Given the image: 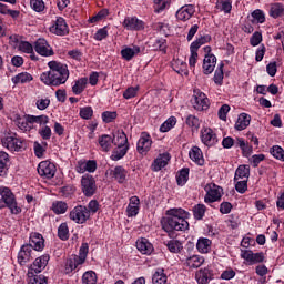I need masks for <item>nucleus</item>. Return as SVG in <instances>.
I'll return each mask as SVG.
<instances>
[{
  "instance_id": "46",
  "label": "nucleus",
  "mask_w": 284,
  "mask_h": 284,
  "mask_svg": "<svg viewBox=\"0 0 284 284\" xmlns=\"http://www.w3.org/2000/svg\"><path fill=\"white\" fill-rule=\"evenodd\" d=\"M224 67H225V64H223V62H221L219 64V68L215 70L213 81H214V83H216V85H223V78H224L223 68Z\"/></svg>"
},
{
  "instance_id": "14",
  "label": "nucleus",
  "mask_w": 284,
  "mask_h": 284,
  "mask_svg": "<svg viewBox=\"0 0 284 284\" xmlns=\"http://www.w3.org/2000/svg\"><path fill=\"white\" fill-rule=\"evenodd\" d=\"M201 140L204 145L207 148H212L219 143V139L216 138V133L210 128H205L201 130Z\"/></svg>"
},
{
  "instance_id": "28",
  "label": "nucleus",
  "mask_w": 284,
  "mask_h": 284,
  "mask_svg": "<svg viewBox=\"0 0 284 284\" xmlns=\"http://www.w3.org/2000/svg\"><path fill=\"white\" fill-rule=\"evenodd\" d=\"M189 156L191 161H194L197 165H203L205 163V160L203 159V152L199 146H193L190 152Z\"/></svg>"
},
{
  "instance_id": "13",
  "label": "nucleus",
  "mask_w": 284,
  "mask_h": 284,
  "mask_svg": "<svg viewBox=\"0 0 284 284\" xmlns=\"http://www.w3.org/2000/svg\"><path fill=\"white\" fill-rule=\"evenodd\" d=\"M152 148V138L146 132H142L138 141V152L139 154L145 155L150 152Z\"/></svg>"
},
{
  "instance_id": "36",
  "label": "nucleus",
  "mask_w": 284,
  "mask_h": 284,
  "mask_svg": "<svg viewBox=\"0 0 284 284\" xmlns=\"http://www.w3.org/2000/svg\"><path fill=\"white\" fill-rule=\"evenodd\" d=\"M32 79H34L32 77V74L28 73V72H22L19 73L17 75H14L11 81L14 85H19V83H30V81H32Z\"/></svg>"
},
{
  "instance_id": "12",
  "label": "nucleus",
  "mask_w": 284,
  "mask_h": 284,
  "mask_svg": "<svg viewBox=\"0 0 284 284\" xmlns=\"http://www.w3.org/2000/svg\"><path fill=\"white\" fill-rule=\"evenodd\" d=\"M194 12H196V9L194 8V4H186L181 7L176 13L175 17L178 19V21H190V19H192V17H194Z\"/></svg>"
},
{
  "instance_id": "21",
  "label": "nucleus",
  "mask_w": 284,
  "mask_h": 284,
  "mask_svg": "<svg viewBox=\"0 0 284 284\" xmlns=\"http://www.w3.org/2000/svg\"><path fill=\"white\" fill-rule=\"evenodd\" d=\"M98 143L102 152H110L112 150V144L114 143V138L109 134H102L98 138Z\"/></svg>"
},
{
  "instance_id": "59",
  "label": "nucleus",
  "mask_w": 284,
  "mask_h": 284,
  "mask_svg": "<svg viewBox=\"0 0 284 284\" xmlns=\"http://www.w3.org/2000/svg\"><path fill=\"white\" fill-rule=\"evenodd\" d=\"M17 125H18L19 130H23L24 132H30V130H32V126H30L28 119L26 116L18 118Z\"/></svg>"
},
{
  "instance_id": "37",
  "label": "nucleus",
  "mask_w": 284,
  "mask_h": 284,
  "mask_svg": "<svg viewBox=\"0 0 284 284\" xmlns=\"http://www.w3.org/2000/svg\"><path fill=\"white\" fill-rule=\"evenodd\" d=\"M164 245L168 247L169 252L172 254H179L181 250H183V244L179 240H170L164 243Z\"/></svg>"
},
{
  "instance_id": "39",
  "label": "nucleus",
  "mask_w": 284,
  "mask_h": 284,
  "mask_svg": "<svg viewBox=\"0 0 284 284\" xmlns=\"http://www.w3.org/2000/svg\"><path fill=\"white\" fill-rule=\"evenodd\" d=\"M87 85H88V78H80L74 82V85L72 87L73 94H82Z\"/></svg>"
},
{
  "instance_id": "29",
  "label": "nucleus",
  "mask_w": 284,
  "mask_h": 284,
  "mask_svg": "<svg viewBox=\"0 0 284 284\" xmlns=\"http://www.w3.org/2000/svg\"><path fill=\"white\" fill-rule=\"evenodd\" d=\"M240 179H242L243 181H248V179H250V165L242 164L236 169L235 175H234V181H239Z\"/></svg>"
},
{
  "instance_id": "8",
  "label": "nucleus",
  "mask_w": 284,
  "mask_h": 284,
  "mask_svg": "<svg viewBox=\"0 0 284 284\" xmlns=\"http://www.w3.org/2000/svg\"><path fill=\"white\" fill-rule=\"evenodd\" d=\"M81 187L85 196H94L97 192V181L94 176L84 174L81 179Z\"/></svg>"
},
{
  "instance_id": "16",
  "label": "nucleus",
  "mask_w": 284,
  "mask_h": 284,
  "mask_svg": "<svg viewBox=\"0 0 284 284\" xmlns=\"http://www.w3.org/2000/svg\"><path fill=\"white\" fill-rule=\"evenodd\" d=\"M50 32H52V34H57L58 37H65V34L69 32L65 19L58 18L55 22L50 27Z\"/></svg>"
},
{
  "instance_id": "44",
  "label": "nucleus",
  "mask_w": 284,
  "mask_h": 284,
  "mask_svg": "<svg viewBox=\"0 0 284 284\" xmlns=\"http://www.w3.org/2000/svg\"><path fill=\"white\" fill-rule=\"evenodd\" d=\"M128 175V171L123 166H115L113 170V176L116 179L118 183H123L125 181V176Z\"/></svg>"
},
{
  "instance_id": "45",
  "label": "nucleus",
  "mask_w": 284,
  "mask_h": 284,
  "mask_svg": "<svg viewBox=\"0 0 284 284\" xmlns=\"http://www.w3.org/2000/svg\"><path fill=\"white\" fill-rule=\"evenodd\" d=\"M52 211L54 214H65V212H68V204L63 201L53 202Z\"/></svg>"
},
{
  "instance_id": "38",
  "label": "nucleus",
  "mask_w": 284,
  "mask_h": 284,
  "mask_svg": "<svg viewBox=\"0 0 284 284\" xmlns=\"http://www.w3.org/2000/svg\"><path fill=\"white\" fill-rule=\"evenodd\" d=\"M128 150H130V146H116L111 154V160L121 161L128 154Z\"/></svg>"
},
{
  "instance_id": "58",
  "label": "nucleus",
  "mask_w": 284,
  "mask_h": 284,
  "mask_svg": "<svg viewBox=\"0 0 284 284\" xmlns=\"http://www.w3.org/2000/svg\"><path fill=\"white\" fill-rule=\"evenodd\" d=\"M94 114V111L92 110V106H84L80 109V116L81 119H84L85 121H90Z\"/></svg>"
},
{
  "instance_id": "51",
  "label": "nucleus",
  "mask_w": 284,
  "mask_h": 284,
  "mask_svg": "<svg viewBox=\"0 0 284 284\" xmlns=\"http://www.w3.org/2000/svg\"><path fill=\"white\" fill-rule=\"evenodd\" d=\"M90 251V246L88 243H82L79 255H77V258L80 261V263H85V258H88V252Z\"/></svg>"
},
{
  "instance_id": "34",
  "label": "nucleus",
  "mask_w": 284,
  "mask_h": 284,
  "mask_svg": "<svg viewBox=\"0 0 284 284\" xmlns=\"http://www.w3.org/2000/svg\"><path fill=\"white\" fill-rule=\"evenodd\" d=\"M270 17L273 19H278L280 17H284V6L283 3H272L270 9Z\"/></svg>"
},
{
  "instance_id": "27",
  "label": "nucleus",
  "mask_w": 284,
  "mask_h": 284,
  "mask_svg": "<svg viewBox=\"0 0 284 284\" xmlns=\"http://www.w3.org/2000/svg\"><path fill=\"white\" fill-rule=\"evenodd\" d=\"M139 52H141V48L139 45H134L133 48L126 47L121 50V57L124 61H132Z\"/></svg>"
},
{
  "instance_id": "43",
  "label": "nucleus",
  "mask_w": 284,
  "mask_h": 284,
  "mask_svg": "<svg viewBox=\"0 0 284 284\" xmlns=\"http://www.w3.org/2000/svg\"><path fill=\"white\" fill-rule=\"evenodd\" d=\"M58 237L60 241H68L70 239V229L68 227V223H62L58 227Z\"/></svg>"
},
{
  "instance_id": "47",
  "label": "nucleus",
  "mask_w": 284,
  "mask_h": 284,
  "mask_svg": "<svg viewBox=\"0 0 284 284\" xmlns=\"http://www.w3.org/2000/svg\"><path fill=\"white\" fill-rule=\"evenodd\" d=\"M82 284H97V273L94 271H87L82 275Z\"/></svg>"
},
{
  "instance_id": "18",
  "label": "nucleus",
  "mask_w": 284,
  "mask_h": 284,
  "mask_svg": "<svg viewBox=\"0 0 284 284\" xmlns=\"http://www.w3.org/2000/svg\"><path fill=\"white\" fill-rule=\"evenodd\" d=\"M31 246V250H36V252L43 251V247H45V240H43V235L39 233H32L30 235L29 244Z\"/></svg>"
},
{
  "instance_id": "40",
  "label": "nucleus",
  "mask_w": 284,
  "mask_h": 284,
  "mask_svg": "<svg viewBox=\"0 0 284 284\" xmlns=\"http://www.w3.org/2000/svg\"><path fill=\"white\" fill-rule=\"evenodd\" d=\"M212 41V36L205 34L197 38L195 41L191 43V47L193 50H199L201 45H205V43H210Z\"/></svg>"
},
{
  "instance_id": "62",
  "label": "nucleus",
  "mask_w": 284,
  "mask_h": 284,
  "mask_svg": "<svg viewBox=\"0 0 284 284\" xmlns=\"http://www.w3.org/2000/svg\"><path fill=\"white\" fill-rule=\"evenodd\" d=\"M235 190L239 194H245L247 192V180H241L235 183Z\"/></svg>"
},
{
  "instance_id": "1",
  "label": "nucleus",
  "mask_w": 284,
  "mask_h": 284,
  "mask_svg": "<svg viewBox=\"0 0 284 284\" xmlns=\"http://www.w3.org/2000/svg\"><path fill=\"white\" fill-rule=\"evenodd\" d=\"M187 213L183 209H170L166 211V216L161 220L162 230L172 234V232H186L190 230V222H187Z\"/></svg>"
},
{
  "instance_id": "60",
  "label": "nucleus",
  "mask_w": 284,
  "mask_h": 284,
  "mask_svg": "<svg viewBox=\"0 0 284 284\" xmlns=\"http://www.w3.org/2000/svg\"><path fill=\"white\" fill-rule=\"evenodd\" d=\"M263 41V34L258 31H255L252 37L250 38V44L253 48H256V45H261V42Z\"/></svg>"
},
{
  "instance_id": "17",
  "label": "nucleus",
  "mask_w": 284,
  "mask_h": 284,
  "mask_svg": "<svg viewBox=\"0 0 284 284\" xmlns=\"http://www.w3.org/2000/svg\"><path fill=\"white\" fill-rule=\"evenodd\" d=\"M31 260H32V246L28 244L22 245L18 253L19 265H26V263H30Z\"/></svg>"
},
{
  "instance_id": "3",
  "label": "nucleus",
  "mask_w": 284,
  "mask_h": 284,
  "mask_svg": "<svg viewBox=\"0 0 284 284\" xmlns=\"http://www.w3.org/2000/svg\"><path fill=\"white\" fill-rule=\"evenodd\" d=\"M0 210L9 207L11 214H21V207L17 204V196H14L10 187L0 186Z\"/></svg>"
},
{
  "instance_id": "52",
  "label": "nucleus",
  "mask_w": 284,
  "mask_h": 284,
  "mask_svg": "<svg viewBox=\"0 0 284 284\" xmlns=\"http://www.w3.org/2000/svg\"><path fill=\"white\" fill-rule=\"evenodd\" d=\"M190 178V169H182L176 176L178 185H184Z\"/></svg>"
},
{
  "instance_id": "10",
  "label": "nucleus",
  "mask_w": 284,
  "mask_h": 284,
  "mask_svg": "<svg viewBox=\"0 0 284 284\" xmlns=\"http://www.w3.org/2000/svg\"><path fill=\"white\" fill-rule=\"evenodd\" d=\"M50 262V255L44 254L34 260V262L29 267V274H41L45 267H48V263Z\"/></svg>"
},
{
  "instance_id": "24",
  "label": "nucleus",
  "mask_w": 284,
  "mask_h": 284,
  "mask_svg": "<svg viewBox=\"0 0 284 284\" xmlns=\"http://www.w3.org/2000/svg\"><path fill=\"white\" fill-rule=\"evenodd\" d=\"M171 65L178 74H181V77H187L190 74V71L187 70V63L183 62V60L176 59L171 62Z\"/></svg>"
},
{
  "instance_id": "5",
  "label": "nucleus",
  "mask_w": 284,
  "mask_h": 284,
  "mask_svg": "<svg viewBox=\"0 0 284 284\" xmlns=\"http://www.w3.org/2000/svg\"><path fill=\"white\" fill-rule=\"evenodd\" d=\"M193 108L194 110H197V112H203L205 110H209L210 108V99H207V95L203 93L201 90L195 89L193 91Z\"/></svg>"
},
{
  "instance_id": "23",
  "label": "nucleus",
  "mask_w": 284,
  "mask_h": 284,
  "mask_svg": "<svg viewBox=\"0 0 284 284\" xmlns=\"http://www.w3.org/2000/svg\"><path fill=\"white\" fill-rule=\"evenodd\" d=\"M195 278L199 284H207L214 278V274L210 268H202L195 274Z\"/></svg>"
},
{
  "instance_id": "26",
  "label": "nucleus",
  "mask_w": 284,
  "mask_h": 284,
  "mask_svg": "<svg viewBox=\"0 0 284 284\" xmlns=\"http://www.w3.org/2000/svg\"><path fill=\"white\" fill-rule=\"evenodd\" d=\"M205 263V260L199 255H192L191 257H187L185 260L184 265L189 267V270H197V267H201Z\"/></svg>"
},
{
  "instance_id": "54",
  "label": "nucleus",
  "mask_w": 284,
  "mask_h": 284,
  "mask_svg": "<svg viewBox=\"0 0 284 284\" xmlns=\"http://www.w3.org/2000/svg\"><path fill=\"white\" fill-rule=\"evenodd\" d=\"M18 50H20V52H24L26 54H32V52H34V47H32V44L28 41H20Z\"/></svg>"
},
{
  "instance_id": "19",
  "label": "nucleus",
  "mask_w": 284,
  "mask_h": 284,
  "mask_svg": "<svg viewBox=\"0 0 284 284\" xmlns=\"http://www.w3.org/2000/svg\"><path fill=\"white\" fill-rule=\"evenodd\" d=\"M203 74H212L216 68V55L205 54L203 60Z\"/></svg>"
},
{
  "instance_id": "41",
  "label": "nucleus",
  "mask_w": 284,
  "mask_h": 284,
  "mask_svg": "<svg viewBox=\"0 0 284 284\" xmlns=\"http://www.w3.org/2000/svg\"><path fill=\"white\" fill-rule=\"evenodd\" d=\"M216 8L225 14H230L232 12V0H217Z\"/></svg>"
},
{
  "instance_id": "61",
  "label": "nucleus",
  "mask_w": 284,
  "mask_h": 284,
  "mask_svg": "<svg viewBox=\"0 0 284 284\" xmlns=\"http://www.w3.org/2000/svg\"><path fill=\"white\" fill-rule=\"evenodd\" d=\"M251 17H253L254 21L256 23H263L265 21V12L261 9H256L251 13Z\"/></svg>"
},
{
  "instance_id": "32",
  "label": "nucleus",
  "mask_w": 284,
  "mask_h": 284,
  "mask_svg": "<svg viewBox=\"0 0 284 284\" xmlns=\"http://www.w3.org/2000/svg\"><path fill=\"white\" fill-rule=\"evenodd\" d=\"M153 284H168V275H165V270L158 268L152 276Z\"/></svg>"
},
{
  "instance_id": "11",
  "label": "nucleus",
  "mask_w": 284,
  "mask_h": 284,
  "mask_svg": "<svg viewBox=\"0 0 284 284\" xmlns=\"http://www.w3.org/2000/svg\"><path fill=\"white\" fill-rule=\"evenodd\" d=\"M34 50L41 57H52V54H54L52 47H50V44L48 43V40L43 38H39L36 41Z\"/></svg>"
},
{
  "instance_id": "25",
  "label": "nucleus",
  "mask_w": 284,
  "mask_h": 284,
  "mask_svg": "<svg viewBox=\"0 0 284 284\" xmlns=\"http://www.w3.org/2000/svg\"><path fill=\"white\" fill-rule=\"evenodd\" d=\"M252 121V116L247 113H241L235 122V130L239 132L245 130Z\"/></svg>"
},
{
  "instance_id": "50",
  "label": "nucleus",
  "mask_w": 284,
  "mask_h": 284,
  "mask_svg": "<svg viewBox=\"0 0 284 284\" xmlns=\"http://www.w3.org/2000/svg\"><path fill=\"white\" fill-rule=\"evenodd\" d=\"M205 204H197L193 207V215L196 221H201L205 216Z\"/></svg>"
},
{
  "instance_id": "56",
  "label": "nucleus",
  "mask_w": 284,
  "mask_h": 284,
  "mask_svg": "<svg viewBox=\"0 0 284 284\" xmlns=\"http://www.w3.org/2000/svg\"><path fill=\"white\" fill-rule=\"evenodd\" d=\"M186 125H189V128H192V130H199V128H201V121H199V118H196L195 115H189L186 118Z\"/></svg>"
},
{
  "instance_id": "49",
  "label": "nucleus",
  "mask_w": 284,
  "mask_h": 284,
  "mask_svg": "<svg viewBox=\"0 0 284 284\" xmlns=\"http://www.w3.org/2000/svg\"><path fill=\"white\" fill-rule=\"evenodd\" d=\"M237 144L243 152V156H246V158L252 156V152H253L252 145L245 143V140H243V139H239Z\"/></svg>"
},
{
  "instance_id": "2",
  "label": "nucleus",
  "mask_w": 284,
  "mask_h": 284,
  "mask_svg": "<svg viewBox=\"0 0 284 284\" xmlns=\"http://www.w3.org/2000/svg\"><path fill=\"white\" fill-rule=\"evenodd\" d=\"M49 71L41 73L40 80L44 85L59 88L70 79L68 65L57 61L48 62Z\"/></svg>"
},
{
  "instance_id": "33",
  "label": "nucleus",
  "mask_w": 284,
  "mask_h": 284,
  "mask_svg": "<svg viewBox=\"0 0 284 284\" xmlns=\"http://www.w3.org/2000/svg\"><path fill=\"white\" fill-rule=\"evenodd\" d=\"M10 163V155L4 151H0V176H6L8 172V164Z\"/></svg>"
},
{
  "instance_id": "48",
  "label": "nucleus",
  "mask_w": 284,
  "mask_h": 284,
  "mask_svg": "<svg viewBox=\"0 0 284 284\" xmlns=\"http://www.w3.org/2000/svg\"><path fill=\"white\" fill-rule=\"evenodd\" d=\"M154 2V12L156 14L163 12L165 8H170V0H153Z\"/></svg>"
},
{
  "instance_id": "22",
  "label": "nucleus",
  "mask_w": 284,
  "mask_h": 284,
  "mask_svg": "<svg viewBox=\"0 0 284 284\" xmlns=\"http://www.w3.org/2000/svg\"><path fill=\"white\" fill-rule=\"evenodd\" d=\"M136 247L141 254H145L146 256H150V254L154 252V246L145 237H141L136 241Z\"/></svg>"
},
{
  "instance_id": "42",
  "label": "nucleus",
  "mask_w": 284,
  "mask_h": 284,
  "mask_svg": "<svg viewBox=\"0 0 284 284\" xmlns=\"http://www.w3.org/2000/svg\"><path fill=\"white\" fill-rule=\"evenodd\" d=\"M270 154L276 159V161L284 162V149L281 145H273L270 149Z\"/></svg>"
},
{
  "instance_id": "31",
  "label": "nucleus",
  "mask_w": 284,
  "mask_h": 284,
  "mask_svg": "<svg viewBox=\"0 0 284 284\" xmlns=\"http://www.w3.org/2000/svg\"><path fill=\"white\" fill-rule=\"evenodd\" d=\"M196 248L201 254H207L210 250L212 248V240L207 237H200L196 244Z\"/></svg>"
},
{
  "instance_id": "55",
  "label": "nucleus",
  "mask_w": 284,
  "mask_h": 284,
  "mask_svg": "<svg viewBox=\"0 0 284 284\" xmlns=\"http://www.w3.org/2000/svg\"><path fill=\"white\" fill-rule=\"evenodd\" d=\"M28 284H48V277H45L44 275L31 274Z\"/></svg>"
},
{
  "instance_id": "35",
  "label": "nucleus",
  "mask_w": 284,
  "mask_h": 284,
  "mask_svg": "<svg viewBox=\"0 0 284 284\" xmlns=\"http://www.w3.org/2000/svg\"><path fill=\"white\" fill-rule=\"evenodd\" d=\"M113 145L116 146H130L128 144V135L123 131H118L115 135H113Z\"/></svg>"
},
{
  "instance_id": "30",
  "label": "nucleus",
  "mask_w": 284,
  "mask_h": 284,
  "mask_svg": "<svg viewBox=\"0 0 284 284\" xmlns=\"http://www.w3.org/2000/svg\"><path fill=\"white\" fill-rule=\"evenodd\" d=\"M79 265H83V264L81 261L77 258V255H73L65 262V265H64L65 274H72V272H74V270H77Z\"/></svg>"
},
{
  "instance_id": "9",
  "label": "nucleus",
  "mask_w": 284,
  "mask_h": 284,
  "mask_svg": "<svg viewBox=\"0 0 284 284\" xmlns=\"http://www.w3.org/2000/svg\"><path fill=\"white\" fill-rule=\"evenodd\" d=\"M206 195L204 197L205 203H216V201H221V192L223 189H221V186L211 183L207 184L204 187Z\"/></svg>"
},
{
  "instance_id": "20",
  "label": "nucleus",
  "mask_w": 284,
  "mask_h": 284,
  "mask_svg": "<svg viewBox=\"0 0 284 284\" xmlns=\"http://www.w3.org/2000/svg\"><path fill=\"white\" fill-rule=\"evenodd\" d=\"M169 161H170V153H162L153 161L151 165V170L153 172H160V170H163V168L168 165Z\"/></svg>"
},
{
  "instance_id": "6",
  "label": "nucleus",
  "mask_w": 284,
  "mask_h": 284,
  "mask_svg": "<svg viewBox=\"0 0 284 284\" xmlns=\"http://www.w3.org/2000/svg\"><path fill=\"white\" fill-rule=\"evenodd\" d=\"M69 217L71 221H74V223L83 225V223L90 219V211L83 205H78L69 213Z\"/></svg>"
},
{
  "instance_id": "53",
  "label": "nucleus",
  "mask_w": 284,
  "mask_h": 284,
  "mask_svg": "<svg viewBox=\"0 0 284 284\" xmlns=\"http://www.w3.org/2000/svg\"><path fill=\"white\" fill-rule=\"evenodd\" d=\"M174 125H176V118L171 116L160 126V132H170Z\"/></svg>"
},
{
  "instance_id": "7",
  "label": "nucleus",
  "mask_w": 284,
  "mask_h": 284,
  "mask_svg": "<svg viewBox=\"0 0 284 284\" xmlns=\"http://www.w3.org/2000/svg\"><path fill=\"white\" fill-rule=\"evenodd\" d=\"M37 170L41 179H54V174H57V165L49 160L40 162Z\"/></svg>"
},
{
  "instance_id": "4",
  "label": "nucleus",
  "mask_w": 284,
  "mask_h": 284,
  "mask_svg": "<svg viewBox=\"0 0 284 284\" xmlns=\"http://www.w3.org/2000/svg\"><path fill=\"white\" fill-rule=\"evenodd\" d=\"M1 141L3 148H7L10 152H22V150H26V140L17 136V134L8 135Z\"/></svg>"
},
{
  "instance_id": "63",
  "label": "nucleus",
  "mask_w": 284,
  "mask_h": 284,
  "mask_svg": "<svg viewBox=\"0 0 284 284\" xmlns=\"http://www.w3.org/2000/svg\"><path fill=\"white\" fill-rule=\"evenodd\" d=\"M116 119V112L105 111L102 113V121L104 123H112Z\"/></svg>"
},
{
  "instance_id": "57",
  "label": "nucleus",
  "mask_w": 284,
  "mask_h": 284,
  "mask_svg": "<svg viewBox=\"0 0 284 284\" xmlns=\"http://www.w3.org/2000/svg\"><path fill=\"white\" fill-rule=\"evenodd\" d=\"M30 6L34 12H43L45 10V2L43 0H30Z\"/></svg>"
},
{
  "instance_id": "15",
  "label": "nucleus",
  "mask_w": 284,
  "mask_h": 284,
  "mask_svg": "<svg viewBox=\"0 0 284 284\" xmlns=\"http://www.w3.org/2000/svg\"><path fill=\"white\" fill-rule=\"evenodd\" d=\"M123 28H125V30H133L139 32L140 30H144L145 22L136 17H126L123 21Z\"/></svg>"
},
{
  "instance_id": "64",
  "label": "nucleus",
  "mask_w": 284,
  "mask_h": 284,
  "mask_svg": "<svg viewBox=\"0 0 284 284\" xmlns=\"http://www.w3.org/2000/svg\"><path fill=\"white\" fill-rule=\"evenodd\" d=\"M95 41H103V39H108V27L99 29L94 34Z\"/></svg>"
}]
</instances>
